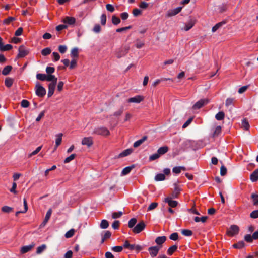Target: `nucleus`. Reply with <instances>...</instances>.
<instances>
[{
  "mask_svg": "<svg viewBox=\"0 0 258 258\" xmlns=\"http://www.w3.org/2000/svg\"><path fill=\"white\" fill-rule=\"evenodd\" d=\"M174 191L172 192V193L171 195V197L170 198H177L178 197V195L180 191V189L178 187L177 184L175 183L174 184Z\"/></svg>",
  "mask_w": 258,
  "mask_h": 258,
  "instance_id": "obj_12",
  "label": "nucleus"
},
{
  "mask_svg": "<svg viewBox=\"0 0 258 258\" xmlns=\"http://www.w3.org/2000/svg\"><path fill=\"white\" fill-rule=\"evenodd\" d=\"M46 248V245L45 244H42L39 246L37 248L36 253L39 254L41 253Z\"/></svg>",
  "mask_w": 258,
  "mask_h": 258,
  "instance_id": "obj_41",
  "label": "nucleus"
},
{
  "mask_svg": "<svg viewBox=\"0 0 258 258\" xmlns=\"http://www.w3.org/2000/svg\"><path fill=\"white\" fill-rule=\"evenodd\" d=\"M169 238L171 240L176 241L178 239V234L176 232L173 233L170 235Z\"/></svg>",
  "mask_w": 258,
  "mask_h": 258,
  "instance_id": "obj_58",
  "label": "nucleus"
},
{
  "mask_svg": "<svg viewBox=\"0 0 258 258\" xmlns=\"http://www.w3.org/2000/svg\"><path fill=\"white\" fill-rule=\"evenodd\" d=\"M2 211L4 213H8L13 211V208L8 206H5L2 208Z\"/></svg>",
  "mask_w": 258,
  "mask_h": 258,
  "instance_id": "obj_48",
  "label": "nucleus"
},
{
  "mask_svg": "<svg viewBox=\"0 0 258 258\" xmlns=\"http://www.w3.org/2000/svg\"><path fill=\"white\" fill-rule=\"evenodd\" d=\"M13 83V79L10 78H7L5 80V84L6 87H11Z\"/></svg>",
  "mask_w": 258,
  "mask_h": 258,
  "instance_id": "obj_34",
  "label": "nucleus"
},
{
  "mask_svg": "<svg viewBox=\"0 0 258 258\" xmlns=\"http://www.w3.org/2000/svg\"><path fill=\"white\" fill-rule=\"evenodd\" d=\"M12 69V67L11 66L8 65L6 66L2 71V74L5 76L8 75Z\"/></svg>",
  "mask_w": 258,
  "mask_h": 258,
  "instance_id": "obj_31",
  "label": "nucleus"
},
{
  "mask_svg": "<svg viewBox=\"0 0 258 258\" xmlns=\"http://www.w3.org/2000/svg\"><path fill=\"white\" fill-rule=\"evenodd\" d=\"M148 137L146 136H144L142 139L136 141L133 145L134 147L137 148L140 146L142 143H143L147 139Z\"/></svg>",
  "mask_w": 258,
  "mask_h": 258,
  "instance_id": "obj_20",
  "label": "nucleus"
},
{
  "mask_svg": "<svg viewBox=\"0 0 258 258\" xmlns=\"http://www.w3.org/2000/svg\"><path fill=\"white\" fill-rule=\"evenodd\" d=\"M133 151V149L130 148L124 150L123 152L120 153L118 156V158L123 157L130 155Z\"/></svg>",
  "mask_w": 258,
  "mask_h": 258,
  "instance_id": "obj_17",
  "label": "nucleus"
},
{
  "mask_svg": "<svg viewBox=\"0 0 258 258\" xmlns=\"http://www.w3.org/2000/svg\"><path fill=\"white\" fill-rule=\"evenodd\" d=\"M129 49L130 46L128 45L124 46L116 53V57L118 58H120L125 56L128 53Z\"/></svg>",
  "mask_w": 258,
  "mask_h": 258,
  "instance_id": "obj_7",
  "label": "nucleus"
},
{
  "mask_svg": "<svg viewBox=\"0 0 258 258\" xmlns=\"http://www.w3.org/2000/svg\"><path fill=\"white\" fill-rule=\"evenodd\" d=\"M250 217L253 219L258 218V210H254L252 211L250 214Z\"/></svg>",
  "mask_w": 258,
  "mask_h": 258,
  "instance_id": "obj_64",
  "label": "nucleus"
},
{
  "mask_svg": "<svg viewBox=\"0 0 258 258\" xmlns=\"http://www.w3.org/2000/svg\"><path fill=\"white\" fill-rule=\"evenodd\" d=\"M112 22L114 25H118L120 22V19L115 15H113L112 17Z\"/></svg>",
  "mask_w": 258,
  "mask_h": 258,
  "instance_id": "obj_45",
  "label": "nucleus"
},
{
  "mask_svg": "<svg viewBox=\"0 0 258 258\" xmlns=\"http://www.w3.org/2000/svg\"><path fill=\"white\" fill-rule=\"evenodd\" d=\"M111 250L116 252H120L123 250V247L121 246H115L111 248Z\"/></svg>",
  "mask_w": 258,
  "mask_h": 258,
  "instance_id": "obj_50",
  "label": "nucleus"
},
{
  "mask_svg": "<svg viewBox=\"0 0 258 258\" xmlns=\"http://www.w3.org/2000/svg\"><path fill=\"white\" fill-rule=\"evenodd\" d=\"M182 7H178L168 12V15L169 17L173 16L178 14L182 10Z\"/></svg>",
  "mask_w": 258,
  "mask_h": 258,
  "instance_id": "obj_15",
  "label": "nucleus"
},
{
  "mask_svg": "<svg viewBox=\"0 0 258 258\" xmlns=\"http://www.w3.org/2000/svg\"><path fill=\"white\" fill-rule=\"evenodd\" d=\"M144 100V97L141 95H137L129 98L127 100L130 103H139Z\"/></svg>",
  "mask_w": 258,
  "mask_h": 258,
  "instance_id": "obj_9",
  "label": "nucleus"
},
{
  "mask_svg": "<svg viewBox=\"0 0 258 258\" xmlns=\"http://www.w3.org/2000/svg\"><path fill=\"white\" fill-rule=\"evenodd\" d=\"M14 20H15V18L13 17H9L4 20L3 23L5 24H9L11 22Z\"/></svg>",
  "mask_w": 258,
  "mask_h": 258,
  "instance_id": "obj_57",
  "label": "nucleus"
},
{
  "mask_svg": "<svg viewBox=\"0 0 258 258\" xmlns=\"http://www.w3.org/2000/svg\"><path fill=\"white\" fill-rule=\"evenodd\" d=\"M30 104L29 102L27 100H22L21 102V106L23 108H27L29 107Z\"/></svg>",
  "mask_w": 258,
  "mask_h": 258,
  "instance_id": "obj_54",
  "label": "nucleus"
},
{
  "mask_svg": "<svg viewBox=\"0 0 258 258\" xmlns=\"http://www.w3.org/2000/svg\"><path fill=\"white\" fill-rule=\"evenodd\" d=\"M242 127L245 130L248 131L249 129L250 125L249 122L246 118H244L242 120L241 122Z\"/></svg>",
  "mask_w": 258,
  "mask_h": 258,
  "instance_id": "obj_26",
  "label": "nucleus"
},
{
  "mask_svg": "<svg viewBox=\"0 0 258 258\" xmlns=\"http://www.w3.org/2000/svg\"><path fill=\"white\" fill-rule=\"evenodd\" d=\"M76 156V155L75 154H72L71 155H70L69 157H67L65 160H64V163H68L73 160L75 157Z\"/></svg>",
  "mask_w": 258,
  "mask_h": 258,
  "instance_id": "obj_47",
  "label": "nucleus"
},
{
  "mask_svg": "<svg viewBox=\"0 0 258 258\" xmlns=\"http://www.w3.org/2000/svg\"><path fill=\"white\" fill-rule=\"evenodd\" d=\"M181 233L185 236H191L192 235V231L189 229H183L181 230Z\"/></svg>",
  "mask_w": 258,
  "mask_h": 258,
  "instance_id": "obj_38",
  "label": "nucleus"
},
{
  "mask_svg": "<svg viewBox=\"0 0 258 258\" xmlns=\"http://www.w3.org/2000/svg\"><path fill=\"white\" fill-rule=\"evenodd\" d=\"M46 81L51 82L50 83L56 84L57 79L53 75H46Z\"/></svg>",
  "mask_w": 258,
  "mask_h": 258,
  "instance_id": "obj_19",
  "label": "nucleus"
},
{
  "mask_svg": "<svg viewBox=\"0 0 258 258\" xmlns=\"http://www.w3.org/2000/svg\"><path fill=\"white\" fill-rule=\"evenodd\" d=\"M67 50V47L66 45H59L58 46V51L60 53H64Z\"/></svg>",
  "mask_w": 258,
  "mask_h": 258,
  "instance_id": "obj_55",
  "label": "nucleus"
},
{
  "mask_svg": "<svg viewBox=\"0 0 258 258\" xmlns=\"http://www.w3.org/2000/svg\"><path fill=\"white\" fill-rule=\"evenodd\" d=\"M225 116V114L223 111H220L217 113L215 115V118L217 120H222L224 119Z\"/></svg>",
  "mask_w": 258,
  "mask_h": 258,
  "instance_id": "obj_37",
  "label": "nucleus"
},
{
  "mask_svg": "<svg viewBox=\"0 0 258 258\" xmlns=\"http://www.w3.org/2000/svg\"><path fill=\"white\" fill-rule=\"evenodd\" d=\"M56 84L49 83L48 85V97H50L54 93Z\"/></svg>",
  "mask_w": 258,
  "mask_h": 258,
  "instance_id": "obj_14",
  "label": "nucleus"
},
{
  "mask_svg": "<svg viewBox=\"0 0 258 258\" xmlns=\"http://www.w3.org/2000/svg\"><path fill=\"white\" fill-rule=\"evenodd\" d=\"M158 206V203L156 202L152 203L148 207V211H151L155 209Z\"/></svg>",
  "mask_w": 258,
  "mask_h": 258,
  "instance_id": "obj_61",
  "label": "nucleus"
},
{
  "mask_svg": "<svg viewBox=\"0 0 258 258\" xmlns=\"http://www.w3.org/2000/svg\"><path fill=\"white\" fill-rule=\"evenodd\" d=\"M100 228L102 229H106L109 226V223L106 220H102L100 225Z\"/></svg>",
  "mask_w": 258,
  "mask_h": 258,
  "instance_id": "obj_39",
  "label": "nucleus"
},
{
  "mask_svg": "<svg viewBox=\"0 0 258 258\" xmlns=\"http://www.w3.org/2000/svg\"><path fill=\"white\" fill-rule=\"evenodd\" d=\"M137 222V219L135 218H133L131 219L128 223V226L129 228H132L135 227V224Z\"/></svg>",
  "mask_w": 258,
  "mask_h": 258,
  "instance_id": "obj_36",
  "label": "nucleus"
},
{
  "mask_svg": "<svg viewBox=\"0 0 258 258\" xmlns=\"http://www.w3.org/2000/svg\"><path fill=\"white\" fill-rule=\"evenodd\" d=\"M244 239L247 242L251 243L254 239L253 236L250 234H246L244 236Z\"/></svg>",
  "mask_w": 258,
  "mask_h": 258,
  "instance_id": "obj_46",
  "label": "nucleus"
},
{
  "mask_svg": "<svg viewBox=\"0 0 258 258\" xmlns=\"http://www.w3.org/2000/svg\"><path fill=\"white\" fill-rule=\"evenodd\" d=\"M160 247L157 246H151L148 248V251L150 252V254L152 257H154L157 256Z\"/></svg>",
  "mask_w": 258,
  "mask_h": 258,
  "instance_id": "obj_8",
  "label": "nucleus"
},
{
  "mask_svg": "<svg viewBox=\"0 0 258 258\" xmlns=\"http://www.w3.org/2000/svg\"><path fill=\"white\" fill-rule=\"evenodd\" d=\"M45 71L47 75H52V74L55 71V68L51 67H47Z\"/></svg>",
  "mask_w": 258,
  "mask_h": 258,
  "instance_id": "obj_56",
  "label": "nucleus"
},
{
  "mask_svg": "<svg viewBox=\"0 0 258 258\" xmlns=\"http://www.w3.org/2000/svg\"><path fill=\"white\" fill-rule=\"evenodd\" d=\"M245 243L243 241H239L233 245V247L236 249H241L245 246Z\"/></svg>",
  "mask_w": 258,
  "mask_h": 258,
  "instance_id": "obj_28",
  "label": "nucleus"
},
{
  "mask_svg": "<svg viewBox=\"0 0 258 258\" xmlns=\"http://www.w3.org/2000/svg\"><path fill=\"white\" fill-rule=\"evenodd\" d=\"M62 22L64 23H66L69 25H73L75 24L76 22V19L74 17L66 16L63 19Z\"/></svg>",
  "mask_w": 258,
  "mask_h": 258,
  "instance_id": "obj_13",
  "label": "nucleus"
},
{
  "mask_svg": "<svg viewBox=\"0 0 258 258\" xmlns=\"http://www.w3.org/2000/svg\"><path fill=\"white\" fill-rule=\"evenodd\" d=\"M194 24L195 23L192 20H190L187 24L185 25L184 29L185 31H188L194 26Z\"/></svg>",
  "mask_w": 258,
  "mask_h": 258,
  "instance_id": "obj_42",
  "label": "nucleus"
},
{
  "mask_svg": "<svg viewBox=\"0 0 258 258\" xmlns=\"http://www.w3.org/2000/svg\"><path fill=\"white\" fill-rule=\"evenodd\" d=\"M160 156L159 155V154H158V152H157L156 153H155V154L151 155L149 157V160L150 161H153V160H155L159 158L160 157Z\"/></svg>",
  "mask_w": 258,
  "mask_h": 258,
  "instance_id": "obj_63",
  "label": "nucleus"
},
{
  "mask_svg": "<svg viewBox=\"0 0 258 258\" xmlns=\"http://www.w3.org/2000/svg\"><path fill=\"white\" fill-rule=\"evenodd\" d=\"M123 215V213L121 211L118 212H113L112 214V217L113 219H116L120 217Z\"/></svg>",
  "mask_w": 258,
  "mask_h": 258,
  "instance_id": "obj_52",
  "label": "nucleus"
},
{
  "mask_svg": "<svg viewBox=\"0 0 258 258\" xmlns=\"http://www.w3.org/2000/svg\"><path fill=\"white\" fill-rule=\"evenodd\" d=\"M165 179V175L163 174H158L155 177V180L156 181H163Z\"/></svg>",
  "mask_w": 258,
  "mask_h": 258,
  "instance_id": "obj_35",
  "label": "nucleus"
},
{
  "mask_svg": "<svg viewBox=\"0 0 258 258\" xmlns=\"http://www.w3.org/2000/svg\"><path fill=\"white\" fill-rule=\"evenodd\" d=\"M226 21H222L220 22L217 23L215 26L212 27V32H216L219 28L221 27L223 25L226 24Z\"/></svg>",
  "mask_w": 258,
  "mask_h": 258,
  "instance_id": "obj_23",
  "label": "nucleus"
},
{
  "mask_svg": "<svg viewBox=\"0 0 258 258\" xmlns=\"http://www.w3.org/2000/svg\"><path fill=\"white\" fill-rule=\"evenodd\" d=\"M93 143L92 137H85L82 140V144L83 145H86L88 147L91 146Z\"/></svg>",
  "mask_w": 258,
  "mask_h": 258,
  "instance_id": "obj_10",
  "label": "nucleus"
},
{
  "mask_svg": "<svg viewBox=\"0 0 258 258\" xmlns=\"http://www.w3.org/2000/svg\"><path fill=\"white\" fill-rule=\"evenodd\" d=\"M93 31L96 33H99L101 32V28L99 24L95 25L93 28Z\"/></svg>",
  "mask_w": 258,
  "mask_h": 258,
  "instance_id": "obj_53",
  "label": "nucleus"
},
{
  "mask_svg": "<svg viewBox=\"0 0 258 258\" xmlns=\"http://www.w3.org/2000/svg\"><path fill=\"white\" fill-rule=\"evenodd\" d=\"M35 93L38 97H43L46 94V90L43 86L38 83L35 86Z\"/></svg>",
  "mask_w": 258,
  "mask_h": 258,
  "instance_id": "obj_1",
  "label": "nucleus"
},
{
  "mask_svg": "<svg viewBox=\"0 0 258 258\" xmlns=\"http://www.w3.org/2000/svg\"><path fill=\"white\" fill-rule=\"evenodd\" d=\"M101 24L102 25H105L106 23V15L105 14H102L100 17Z\"/></svg>",
  "mask_w": 258,
  "mask_h": 258,
  "instance_id": "obj_59",
  "label": "nucleus"
},
{
  "mask_svg": "<svg viewBox=\"0 0 258 258\" xmlns=\"http://www.w3.org/2000/svg\"><path fill=\"white\" fill-rule=\"evenodd\" d=\"M70 55L71 56L74 58H78L79 56L78 48H73L71 50Z\"/></svg>",
  "mask_w": 258,
  "mask_h": 258,
  "instance_id": "obj_29",
  "label": "nucleus"
},
{
  "mask_svg": "<svg viewBox=\"0 0 258 258\" xmlns=\"http://www.w3.org/2000/svg\"><path fill=\"white\" fill-rule=\"evenodd\" d=\"M12 48V45L11 44H6L5 45L4 44L0 47V50L1 51H5L11 50Z\"/></svg>",
  "mask_w": 258,
  "mask_h": 258,
  "instance_id": "obj_33",
  "label": "nucleus"
},
{
  "mask_svg": "<svg viewBox=\"0 0 258 258\" xmlns=\"http://www.w3.org/2000/svg\"><path fill=\"white\" fill-rule=\"evenodd\" d=\"M239 228L236 225H231L227 231V234L230 236H233L239 233Z\"/></svg>",
  "mask_w": 258,
  "mask_h": 258,
  "instance_id": "obj_3",
  "label": "nucleus"
},
{
  "mask_svg": "<svg viewBox=\"0 0 258 258\" xmlns=\"http://www.w3.org/2000/svg\"><path fill=\"white\" fill-rule=\"evenodd\" d=\"M75 230L74 229H71L68 231H67L65 234V237L67 238L72 237L75 234Z\"/></svg>",
  "mask_w": 258,
  "mask_h": 258,
  "instance_id": "obj_44",
  "label": "nucleus"
},
{
  "mask_svg": "<svg viewBox=\"0 0 258 258\" xmlns=\"http://www.w3.org/2000/svg\"><path fill=\"white\" fill-rule=\"evenodd\" d=\"M251 199L253 200V205H258V195L252 194L251 195Z\"/></svg>",
  "mask_w": 258,
  "mask_h": 258,
  "instance_id": "obj_51",
  "label": "nucleus"
},
{
  "mask_svg": "<svg viewBox=\"0 0 258 258\" xmlns=\"http://www.w3.org/2000/svg\"><path fill=\"white\" fill-rule=\"evenodd\" d=\"M168 147L166 146L161 147L159 148L157 152L158 154H159L160 156L166 153L168 151Z\"/></svg>",
  "mask_w": 258,
  "mask_h": 258,
  "instance_id": "obj_24",
  "label": "nucleus"
},
{
  "mask_svg": "<svg viewBox=\"0 0 258 258\" xmlns=\"http://www.w3.org/2000/svg\"><path fill=\"white\" fill-rule=\"evenodd\" d=\"M166 240V237L165 236H158L155 239V242L159 245H162Z\"/></svg>",
  "mask_w": 258,
  "mask_h": 258,
  "instance_id": "obj_21",
  "label": "nucleus"
},
{
  "mask_svg": "<svg viewBox=\"0 0 258 258\" xmlns=\"http://www.w3.org/2000/svg\"><path fill=\"white\" fill-rule=\"evenodd\" d=\"M178 246L177 245H174L170 247L167 250V254L169 255H172L173 253L177 250Z\"/></svg>",
  "mask_w": 258,
  "mask_h": 258,
  "instance_id": "obj_27",
  "label": "nucleus"
},
{
  "mask_svg": "<svg viewBox=\"0 0 258 258\" xmlns=\"http://www.w3.org/2000/svg\"><path fill=\"white\" fill-rule=\"evenodd\" d=\"M111 233L110 231H105V234H104V235L103 236V237L102 238L101 243V244L103 243L105 241V240L106 239L109 238L111 237Z\"/></svg>",
  "mask_w": 258,
  "mask_h": 258,
  "instance_id": "obj_32",
  "label": "nucleus"
},
{
  "mask_svg": "<svg viewBox=\"0 0 258 258\" xmlns=\"http://www.w3.org/2000/svg\"><path fill=\"white\" fill-rule=\"evenodd\" d=\"M250 180L254 182L258 180V169H255L250 175Z\"/></svg>",
  "mask_w": 258,
  "mask_h": 258,
  "instance_id": "obj_16",
  "label": "nucleus"
},
{
  "mask_svg": "<svg viewBox=\"0 0 258 258\" xmlns=\"http://www.w3.org/2000/svg\"><path fill=\"white\" fill-rule=\"evenodd\" d=\"M209 102V99L205 98L202 99L197 101L192 106L194 110L199 109L204 105L207 104Z\"/></svg>",
  "mask_w": 258,
  "mask_h": 258,
  "instance_id": "obj_5",
  "label": "nucleus"
},
{
  "mask_svg": "<svg viewBox=\"0 0 258 258\" xmlns=\"http://www.w3.org/2000/svg\"><path fill=\"white\" fill-rule=\"evenodd\" d=\"M51 52V50L49 47H46L41 51V54L43 56H47L49 54H50Z\"/></svg>",
  "mask_w": 258,
  "mask_h": 258,
  "instance_id": "obj_40",
  "label": "nucleus"
},
{
  "mask_svg": "<svg viewBox=\"0 0 258 258\" xmlns=\"http://www.w3.org/2000/svg\"><path fill=\"white\" fill-rule=\"evenodd\" d=\"M171 198L167 197L164 199V202L167 203L170 207H176L178 205V202L176 201L172 200Z\"/></svg>",
  "mask_w": 258,
  "mask_h": 258,
  "instance_id": "obj_11",
  "label": "nucleus"
},
{
  "mask_svg": "<svg viewBox=\"0 0 258 258\" xmlns=\"http://www.w3.org/2000/svg\"><path fill=\"white\" fill-rule=\"evenodd\" d=\"M146 227V224L143 221H140L133 229V232L135 233L141 232Z\"/></svg>",
  "mask_w": 258,
  "mask_h": 258,
  "instance_id": "obj_4",
  "label": "nucleus"
},
{
  "mask_svg": "<svg viewBox=\"0 0 258 258\" xmlns=\"http://www.w3.org/2000/svg\"><path fill=\"white\" fill-rule=\"evenodd\" d=\"M227 173V168L222 165L220 168V175L222 176H225Z\"/></svg>",
  "mask_w": 258,
  "mask_h": 258,
  "instance_id": "obj_62",
  "label": "nucleus"
},
{
  "mask_svg": "<svg viewBox=\"0 0 258 258\" xmlns=\"http://www.w3.org/2000/svg\"><path fill=\"white\" fill-rule=\"evenodd\" d=\"M142 13L141 10L139 9L136 8L133 10V14L135 17H138Z\"/></svg>",
  "mask_w": 258,
  "mask_h": 258,
  "instance_id": "obj_60",
  "label": "nucleus"
},
{
  "mask_svg": "<svg viewBox=\"0 0 258 258\" xmlns=\"http://www.w3.org/2000/svg\"><path fill=\"white\" fill-rule=\"evenodd\" d=\"M19 53L17 55L18 58L24 57L25 56L28 54L29 49L26 48L24 45H21L18 49Z\"/></svg>",
  "mask_w": 258,
  "mask_h": 258,
  "instance_id": "obj_6",
  "label": "nucleus"
},
{
  "mask_svg": "<svg viewBox=\"0 0 258 258\" xmlns=\"http://www.w3.org/2000/svg\"><path fill=\"white\" fill-rule=\"evenodd\" d=\"M221 132V127L220 126H217L214 132L213 133V136L214 137L218 136Z\"/></svg>",
  "mask_w": 258,
  "mask_h": 258,
  "instance_id": "obj_49",
  "label": "nucleus"
},
{
  "mask_svg": "<svg viewBox=\"0 0 258 258\" xmlns=\"http://www.w3.org/2000/svg\"><path fill=\"white\" fill-rule=\"evenodd\" d=\"M36 78L42 81H46V75L45 74L38 73L36 75Z\"/></svg>",
  "mask_w": 258,
  "mask_h": 258,
  "instance_id": "obj_43",
  "label": "nucleus"
},
{
  "mask_svg": "<svg viewBox=\"0 0 258 258\" xmlns=\"http://www.w3.org/2000/svg\"><path fill=\"white\" fill-rule=\"evenodd\" d=\"M51 214H52V209H49L47 211V212L46 214V215H45V219H44V221H43L42 223L41 224V225H43V226H44L47 223V222L48 221V220H49V219L50 218Z\"/></svg>",
  "mask_w": 258,
  "mask_h": 258,
  "instance_id": "obj_22",
  "label": "nucleus"
},
{
  "mask_svg": "<svg viewBox=\"0 0 258 258\" xmlns=\"http://www.w3.org/2000/svg\"><path fill=\"white\" fill-rule=\"evenodd\" d=\"M62 134L59 133L56 135V140H55V149L60 145L62 141Z\"/></svg>",
  "mask_w": 258,
  "mask_h": 258,
  "instance_id": "obj_25",
  "label": "nucleus"
},
{
  "mask_svg": "<svg viewBox=\"0 0 258 258\" xmlns=\"http://www.w3.org/2000/svg\"><path fill=\"white\" fill-rule=\"evenodd\" d=\"M134 168V166L132 165L131 166H127L125 167L121 172V174L123 175H125L128 174L131 170Z\"/></svg>",
  "mask_w": 258,
  "mask_h": 258,
  "instance_id": "obj_30",
  "label": "nucleus"
},
{
  "mask_svg": "<svg viewBox=\"0 0 258 258\" xmlns=\"http://www.w3.org/2000/svg\"><path fill=\"white\" fill-rule=\"evenodd\" d=\"M93 133L98 135L107 136L109 135L110 132L107 128L101 127L95 128Z\"/></svg>",
  "mask_w": 258,
  "mask_h": 258,
  "instance_id": "obj_2",
  "label": "nucleus"
},
{
  "mask_svg": "<svg viewBox=\"0 0 258 258\" xmlns=\"http://www.w3.org/2000/svg\"><path fill=\"white\" fill-rule=\"evenodd\" d=\"M34 245H35V244L34 243H32L29 245L23 246L21 248V252L22 253H25L29 251L34 246Z\"/></svg>",
  "mask_w": 258,
  "mask_h": 258,
  "instance_id": "obj_18",
  "label": "nucleus"
}]
</instances>
